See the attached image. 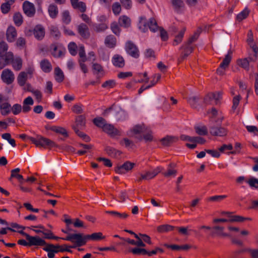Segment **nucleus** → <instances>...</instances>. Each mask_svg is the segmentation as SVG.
<instances>
[{
	"mask_svg": "<svg viewBox=\"0 0 258 258\" xmlns=\"http://www.w3.org/2000/svg\"><path fill=\"white\" fill-rule=\"evenodd\" d=\"M132 132L135 134V138L139 141L144 139L145 142H151L153 140L152 131L146 127L144 124L135 125L133 128Z\"/></svg>",
	"mask_w": 258,
	"mask_h": 258,
	"instance_id": "f257e3e1",
	"label": "nucleus"
},
{
	"mask_svg": "<svg viewBox=\"0 0 258 258\" xmlns=\"http://www.w3.org/2000/svg\"><path fill=\"white\" fill-rule=\"evenodd\" d=\"M89 240H92L91 234L85 235L82 233L70 234L66 237V240L70 241L74 243L69 247L74 248L85 245Z\"/></svg>",
	"mask_w": 258,
	"mask_h": 258,
	"instance_id": "f03ea898",
	"label": "nucleus"
},
{
	"mask_svg": "<svg viewBox=\"0 0 258 258\" xmlns=\"http://www.w3.org/2000/svg\"><path fill=\"white\" fill-rule=\"evenodd\" d=\"M8 45L6 42H0V69L9 65L13 57V53L8 51Z\"/></svg>",
	"mask_w": 258,
	"mask_h": 258,
	"instance_id": "7ed1b4c3",
	"label": "nucleus"
},
{
	"mask_svg": "<svg viewBox=\"0 0 258 258\" xmlns=\"http://www.w3.org/2000/svg\"><path fill=\"white\" fill-rule=\"evenodd\" d=\"M123 111L120 107L113 104L111 107L105 109L103 113L104 116H109L112 121L119 120L123 116Z\"/></svg>",
	"mask_w": 258,
	"mask_h": 258,
	"instance_id": "20e7f679",
	"label": "nucleus"
},
{
	"mask_svg": "<svg viewBox=\"0 0 258 258\" xmlns=\"http://www.w3.org/2000/svg\"><path fill=\"white\" fill-rule=\"evenodd\" d=\"M29 140L38 147L51 148L55 145L53 141L41 136H38L36 138L30 137Z\"/></svg>",
	"mask_w": 258,
	"mask_h": 258,
	"instance_id": "39448f33",
	"label": "nucleus"
},
{
	"mask_svg": "<svg viewBox=\"0 0 258 258\" xmlns=\"http://www.w3.org/2000/svg\"><path fill=\"white\" fill-rule=\"evenodd\" d=\"M34 69L32 68H29L26 71H23L19 73L17 77V82L21 87H23L24 89L27 88V80L32 77Z\"/></svg>",
	"mask_w": 258,
	"mask_h": 258,
	"instance_id": "423d86ee",
	"label": "nucleus"
},
{
	"mask_svg": "<svg viewBox=\"0 0 258 258\" xmlns=\"http://www.w3.org/2000/svg\"><path fill=\"white\" fill-rule=\"evenodd\" d=\"M127 53L132 57L138 58L140 56V51L137 46L131 41H127L125 45Z\"/></svg>",
	"mask_w": 258,
	"mask_h": 258,
	"instance_id": "0eeeda50",
	"label": "nucleus"
},
{
	"mask_svg": "<svg viewBox=\"0 0 258 258\" xmlns=\"http://www.w3.org/2000/svg\"><path fill=\"white\" fill-rule=\"evenodd\" d=\"M135 163L130 161H126L123 164L117 165L114 168L115 172L119 174H125L132 170L135 167Z\"/></svg>",
	"mask_w": 258,
	"mask_h": 258,
	"instance_id": "6e6552de",
	"label": "nucleus"
},
{
	"mask_svg": "<svg viewBox=\"0 0 258 258\" xmlns=\"http://www.w3.org/2000/svg\"><path fill=\"white\" fill-rule=\"evenodd\" d=\"M232 51L231 50L229 51L227 54H226L225 56V58L223 59L222 62L220 63L219 67L217 70V73L220 75L223 76L225 74V70L226 68H227L231 61L232 56Z\"/></svg>",
	"mask_w": 258,
	"mask_h": 258,
	"instance_id": "1a4fd4ad",
	"label": "nucleus"
},
{
	"mask_svg": "<svg viewBox=\"0 0 258 258\" xmlns=\"http://www.w3.org/2000/svg\"><path fill=\"white\" fill-rule=\"evenodd\" d=\"M2 81L7 85L11 84L15 80V75L13 72L9 69H5L1 74Z\"/></svg>",
	"mask_w": 258,
	"mask_h": 258,
	"instance_id": "9d476101",
	"label": "nucleus"
},
{
	"mask_svg": "<svg viewBox=\"0 0 258 258\" xmlns=\"http://www.w3.org/2000/svg\"><path fill=\"white\" fill-rule=\"evenodd\" d=\"M23 10L24 14L29 17H33L36 12L35 7L34 4L27 1L23 3Z\"/></svg>",
	"mask_w": 258,
	"mask_h": 258,
	"instance_id": "9b49d317",
	"label": "nucleus"
},
{
	"mask_svg": "<svg viewBox=\"0 0 258 258\" xmlns=\"http://www.w3.org/2000/svg\"><path fill=\"white\" fill-rule=\"evenodd\" d=\"M210 133L214 136L224 137L226 136L227 130L221 126L213 125L210 127Z\"/></svg>",
	"mask_w": 258,
	"mask_h": 258,
	"instance_id": "f8f14e48",
	"label": "nucleus"
},
{
	"mask_svg": "<svg viewBox=\"0 0 258 258\" xmlns=\"http://www.w3.org/2000/svg\"><path fill=\"white\" fill-rule=\"evenodd\" d=\"M191 44L188 42L184 43L180 48V49H183V51L181 53L180 58L178 59L179 62L184 60L194 50V47L190 45Z\"/></svg>",
	"mask_w": 258,
	"mask_h": 258,
	"instance_id": "ddd939ff",
	"label": "nucleus"
},
{
	"mask_svg": "<svg viewBox=\"0 0 258 258\" xmlns=\"http://www.w3.org/2000/svg\"><path fill=\"white\" fill-rule=\"evenodd\" d=\"M86 118L85 115H80L76 117L75 124L73 125L72 127L74 130V127L79 130H84L86 126Z\"/></svg>",
	"mask_w": 258,
	"mask_h": 258,
	"instance_id": "4468645a",
	"label": "nucleus"
},
{
	"mask_svg": "<svg viewBox=\"0 0 258 258\" xmlns=\"http://www.w3.org/2000/svg\"><path fill=\"white\" fill-rule=\"evenodd\" d=\"M45 128L47 131H51L55 133L58 137H64V128L58 125H46Z\"/></svg>",
	"mask_w": 258,
	"mask_h": 258,
	"instance_id": "2eb2a0df",
	"label": "nucleus"
},
{
	"mask_svg": "<svg viewBox=\"0 0 258 258\" xmlns=\"http://www.w3.org/2000/svg\"><path fill=\"white\" fill-rule=\"evenodd\" d=\"M26 239L29 241V246H42L45 244L44 240L39 237L31 236L29 235Z\"/></svg>",
	"mask_w": 258,
	"mask_h": 258,
	"instance_id": "dca6fc26",
	"label": "nucleus"
},
{
	"mask_svg": "<svg viewBox=\"0 0 258 258\" xmlns=\"http://www.w3.org/2000/svg\"><path fill=\"white\" fill-rule=\"evenodd\" d=\"M9 103H8L2 95L0 94V112L2 115H7L9 112Z\"/></svg>",
	"mask_w": 258,
	"mask_h": 258,
	"instance_id": "f3484780",
	"label": "nucleus"
},
{
	"mask_svg": "<svg viewBox=\"0 0 258 258\" xmlns=\"http://www.w3.org/2000/svg\"><path fill=\"white\" fill-rule=\"evenodd\" d=\"M17 36L15 28L12 26H9L7 30L6 36L7 40L10 42H14Z\"/></svg>",
	"mask_w": 258,
	"mask_h": 258,
	"instance_id": "a211bd4d",
	"label": "nucleus"
},
{
	"mask_svg": "<svg viewBox=\"0 0 258 258\" xmlns=\"http://www.w3.org/2000/svg\"><path fill=\"white\" fill-rule=\"evenodd\" d=\"M34 104V101L32 98L30 96L27 97L25 98L23 102L22 107L23 109L24 113L29 112L32 108V106Z\"/></svg>",
	"mask_w": 258,
	"mask_h": 258,
	"instance_id": "6ab92c4d",
	"label": "nucleus"
},
{
	"mask_svg": "<svg viewBox=\"0 0 258 258\" xmlns=\"http://www.w3.org/2000/svg\"><path fill=\"white\" fill-rule=\"evenodd\" d=\"M102 130L105 133L110 136H114L119 135L118 130L111 124L106 123Z\"/></svg>",
	"mask_w": 258,
	"mask_h": 258,
	"instance_id": "aec40b11",
	"label": "nucleus"
},
{
	"mask_svg": "<svg viewBox=\"0 0 258 258\" xmlns=\"http://www.w3.org/2000/svg\"><path fill=\"white\" fill-rule=\"evenodd\" d=\"M59 246L51 244L47 245L43 249L47 252V256L49 258H54V253L59 251Z\"/></svg>",
	"mask_w": 258,
	"mask_h": 258,
	"instance_id": "412c9836",
	"label": "nucleus"
},
{
	"mask_svg": "<svg viewBox=\"0 0 258 258\" xmlns=\"http://www.w3.org/2000/svg\"><path fill=\"white\" fill-rule=\"evenodd\" d=\"M178 140L177 137L174 136H166L165 137L161 139L160 141L162 145L165 147L170 146L173 143L176 142Z\"/></svg>",
	"mask_w": 258,
	"mask_h": 258,
	"instance_id": "4be33fe9",
	"label": "nucleus"
},
{
	"mask_svg": "<svg viewBox=\"0 0 258 258\" xmlns=\"http://www.w3.org/2000/svg\"><path fill=\"white\" fill-rule=\"evenodd\" d=\"M10 64H12L14 70L19 71L22 67V59L20 57H14V55L13 54L12 58L9 63V65Z\"/></svg>",
	"mask_w": 258,
	"mask_h": 258,
	"instance_id": "5701e85b",
	"label": "nucleus"
},
{
	"mask_svg": "<svg viewBox=\"0 0 258 258\" xmlns=\"http://www.w3.org/2000/svg\"><path fill=\"white\" fill-rule=\"evenodd\" d=\"M78 31L80 35L84 38H88L90 36L89 28L84 23H81L78 26Z\"/></svg>",
	"mask_w": 258,
	"mask_h": 258,
	"instance_id": "b1692460",
	"label": "nucleus"
},
{
	"mask_svg": "<svg viewBox=\"0 0 258 258\" xmlns=\"http://www.w3.org/2000/svg\"><path fill=\"white\" fill-rule=\"evenodd\" d=\"M73 8L79 10L81 12L84 13L86 11V6L83 2H79V0H70Z\"/></svg>",
	"mask_w": 258,
	"mask_h": 258,
	"instance_id": "393cba45",
	"label": "nucleus"
},
{
	"mask_svg": "<svg viewBox=\"0 0 258 258\" xmlns=\"http://www.w3.org/2000/svg\"><path fill=\"white\" fill-rule=\"evenodd\" d=\"M22 111L23 112V109L21 104L15 103L11 106V104L9 103V108L8 115L12 112L14 115H17L19 114Z\"/></svg>",
	"mask_w": 258,
	"mask_h": 258,
	"instance_id": "a878e982",
	"label": "nucleus"
},
{
	"mask_svg": "<svg viewBox=\"0 0 258 258\" xmlns=\"http://www.w3.org/2000/svg\"><path fill=\"white\" fill-rule=\"evenodd\" d=\"M112 63L114 66L119 68H122L125 64L124 58L119 54H115L113 56Z\"/></svg>",
	"mask_w": 258,
	"mask_h": 258,
	"instance_id": "bb28decb",
	"label": "nucleus"
},
{
	"mask_svg": "<svg viewBox=\"0 0 258 258\" xmlns=\"http://www.w3.org/2000/svg\"><path fill=\"white\" fill-rule=\"evenodd\" d=\"M33 33L36 39L38 40L42 39L45 35L44 29L41 26H36L34 29Z\"/></svg>",
	"mask_w": 258,
	"mask_h": 258,
	"instance_id": "cd10ccee",
	"label": "nucleus"
},
{
	"mask_svg": "<svg viewBox=\"0 0 258 258\" xmlns=\"http://www.w3.org/2000/svg\"><path fill=\"white\" fill-rule=\"evenodd\" d=\"M105 151L109 156L113 158H117L121 154V151L109 146L105 147Z\"/></svg>",
	"mask_w": 258,
	"mask_h": 258,
	"instance_id": "c85d7f7f",
	"label": "nucleus"
},
{
	"mask_svg": "<svg viewBox=\"0 0 258 258\" xmlns=\"http://www.w3.org/2000/svg\"><path fill=\"white\" fill-rule=\"evenodd\" d=\"M20 171V169L19 168H17L12 170L11 177L10 178V180H11L12 178H16L19 181L20 183H23V182H24L23 176L19 173Z\"/></svg>",
	"mask_w": 258,
	"mask_h": 258,
	"instance_id": "c756f323",
	"label": "nucleus"
},
{
	"mask_svg": "<svg viewBox=\"0 0 258 258\" xmlns=\"http://www.w3.org/2000/svg\"><path fill=\"white\" fill-rule=\"evenodd\" d=\"M116 39L112 35L107 36L105 39V44L107 47L110 48L114 47L116 45Z\"/></svg>",
	"mask_w": 258,
	"mask_h": 258,
	"instance_id": "7c9ffc66",
	"label": "nucleus"
},
{
	"mask_svg": "<svg viewBox=\"0 0 258 258\" xmlns=\"http://www.w3.org/2000/svg\"><path fill=\"white\" fill-rule=\"evenodd\" d=\"M118 23L120 26L127 28L131 25V19L126 16L123 15L119 18Z\"/></svg>",
	"mask_w": 258,
	"mask_h": 258,
	"instance_id": "2f4dec72",
	"label": "nucleus"
},
{
	"mask_svg": "<svg viewBox=\"0 0 258 258\" xmlns=\"http://www.w3.org/2000/svg\"><path fill=\"white\" fill-rule=\"evenodd\" d=\"M174 9L177 13H179L180 9L184 8V4L182 0H171Z\"/></svg>",
	"mask_w": 258,
	"mask_h": 258,
	"instance_id": "473e14b6",
	"label": "nucleus"
},
{
	"mask_svg": "<svg viewBox=\"0 0 258 258\" xmlns=\"http://www.w3.org/2000/svg\"><path fill=\"white\" fill-rule=\"evenodd\" d=\"M25 90L30 91L33 93L36 99L40 101L42 98V94L38 90H32L31 86L30 84H27V88H24Z\"/></svg>",
	"mask_w": 258,
	"mask_h": 258,
	"instance_id": "72a5a7b5",
	"label": "nucleus"
},
{
	"mask_svg": "<svg viewBox=\"0 0 258 258\" xmlns=\"http://www.w3.org/2000/svg\"><path fill=\"white\" fill-rule=\"evenodd\" d=\"M93 123L98 127L103 128L106 121L104 118L102 117H97L92 120Z\"/></svg>",
	"mask_w": 258,
	"mask_h": 258,
	"instance_id": "f704fd0d",
	"label": "nucleus"
},
{
	"mask_svg": "<svg viewBox=\"0 0 258 258\" xmlns=\"http://www.w3.org/2000/svg\"><path fill=\"white\" fill-rule=\"evenodd\" d=\"M175 227L170 225L164 224L159 226L157 227V230L158 232L160 233H163L172 231L175 229Z\"/></svg>",
	"mask_w": 258,
	"mask_h": 258,
	"instance_id": "c9c22d12",
	"label": "nucleus"
},
{
	"mask_svg": "<svg viewBox=\"0 0 258 258\" xmlns=\"http://www.w3.org/2000/svg\"><path fill=\"white\" fill-rule=\"evenodd\" d=\"M106 213L110 214L112 216H113L115 217L123 219H125L127 217H128V215L125 213H120L116 211H105Z\"/></svg>",
	"mask_w": 258,
	"mask_h": 258,
	"instance_id": "e433bc0d",
	"label": "nucleus"
},
{
	"mask_svg": "<svg viewBox=\"0 0 258 258\" xmlns=\"http://www.w3.org/2000/svg\"><path fill=\"white\" fill-rule=\"evenodd\" d=\"M250 11L247 8H245L244 10L238 14L236 16V20L240 22L242 21L243 19H246L247 16L249 15Z\"/></svg>",
	"mask_w": 258,
	"mask_h": 258,
	"instance_id": "4c0bfd02",
	"label": "nucleus"
},
{
	"mask_svg": "<svg viewBox=\"0 0 258 258\" xmlns=\"http://www.w3.org/2000/svg\"><path fill=\"white\" fill-rule=\"evenodd\" d=\"M148 23V26L150 30L155 32L159 29V27L157 25V23L155 19L153 18H152L150 19L149 22Z\"/></svg>",
	"mask_w": 258,
	"mask_h": 258,
	"instance_id": "58836bf2",
	"label": "nucleus"
},
{
	"mask_svg": "<svg viewBox=\"0 0 258 258\" xmlns=\"http://www.w3.org/2000/svg\"><path fill=\"white\" fill-rule=\"evenodd\" d=\"M48 12L49 16L52 18H55L58 14V10L57 7L53 4L49 5L48 9Z\"/></svg>",
	"mask_w": 258,
	"mask_h": 258,
	"instance_id": "ea45409f",
	"label": "nucleus"
},
{
	"mask_svg": "<svg viewBox=\"0 0 258 258\" xmlns=\"http://www.w3.org/2000/svg\"><path fill=\"white\" fill-rule=\"evenodd\" d=\"M185 30V28H183L182 30L179 31V33L175 36L173 45H175L174 43H176L175 45H177L182 41Z\"/></svg>",
	"mask_w": 258,
	"mask_h": 258,
	"instance_id": "a19ab883",
	"label": "nucleus"
},
{
	"mask_svg": "<svg viewBox=\"0 0 258 258\" xmlns=\"http://www.w3.org/2000/svg\"><path fill=\"white\" fill-rule=\"evenodd\" d=\"M199 99V96H194L187 98V100L192 108H196L198 107L197 103Z\"/></svg>",
	"mask_w": 258,
	"mask_h": 258,
	"instance_id": "79ce46f5",
	"label": "nucleus"
},
{
	"mask_svg": "<svg viewBox=\"0 0 258 258\" xmlns=\"http://www.w3.org/2000/svg\"><path fill=\"white\" fill-rule=\"evenodd\" d=\"M130 251L134 254L139 255L142 254L144 255L147 254L149 256V251L143 248L135 247L131 249Z\"/></svg>",
	"mask_w": 258,
	"mask_h": 258,
	"instance_id": "37998d69",
	"label": "nucleus"
},
{
	"mask_svg": "<svg viewBox=\"0 0 258 258\" xmlns=\"http://www.w3.org/2000/svg\"><path fill=\"white\" fill-rule=\"evenodd\" d=\"M74 131L76 134L80 138H81L85 142H89L90 141V138L86 134L83 132L80 131L79 129H77L76 127H74Z\"/></svg>",
	"mask_w": 258,
	"mask_h": 258,
	"instance_id": "c03bdc74",
	"label": "nucleus"
},
{
	"mask_svg": "<svg viewBox=\"0 0 258 258\" xmlns=\"http://www.w3.org/2000/svg\"><path fill=\"white\" fill-rule=\"evenodd\" d=\"M3 139L7 140L9 143L13 147H15L16 146L14 139L11 138V136L9 133H5L2 135Z\"/></svg>",
	"mask_w": 258,
	"mask_h": 258,
	"instance_id": "a18cd8bd",
	"label": "nucleus"
},
{
	"mask_svg": "<svg viewBox=\"0 0 258 258\" xmlns=\"http://www.w3.org/2000/svg\"><path fill=\"white\" fill-rule=\"evenodd\" d=\"M41 68L42 70L46 73L49 72L51 70V66L49 62L44 60L41 62Z\"/></svg>",
	"mask_w": 258,
	"mask_h": 258,
	"instance_id": "49530a36",
	"label": "nucleus"
},
{
	"mask_svg": "<svg viewBox=\"0 0 258 258\" xmlns=\"http://www.w3.org/2000/svg\"><path fill=\"white\" fill-rule=\"evenodd\" d=\"M55 80L58 82H61L63 79V74L62 71L58 68H56L54 70Z\"/></svg>",
	"mask_w": 258,
	"mask_h": 258,
	"instance_id": "de8ad7c7",
	"label": "nucleus"
},
{
	"mask_svg": "<svg viewBox=\"0 0 258 258\" xmlns=\"http://www.w3.org/2000/svg\"><path fill=\"white\" fill-rule=\"evenodd\" d=\"M196 132L200 136H206L208 134V130L206 126H196L195 127Z\"/></svg>",
	"mask_w": 258,
	"mask_h": 258,
	"instance_id": "09e8293b",
	"label": "nucleus"
},
{
	"mask_svg": "<svg viewBox=\"0 0 258 258\" xmlns=\"http://www.w3.org/2000/svg\"><path fill=\"white\" fill-rule=\"evenodd\" d=\"M71 110L72 112L75 114H80L83 112L82 105L79 104H76L72 106Z\"/></svg>",
	"mask_w": 258,
	"mask_h": 258,
	"instance_id": "8fccbe9b",
	"label": "nucleus"
},
{
	"mask_svg": "<svg viewBox=\"0 0 258 258\" xmlns=\"http://www.w3.org/2000/svg\"><path fill=\"white\" fill-rule=\"evenodd\" d=\"M140 177L136 180V181L140 182L142 180H149L153 178L150 171H146L145 174H141Z\"/></svg>",
	"mask_w": 258,
	"mask_h": 258,
	"instance_id": "3c124183",
	"label": "nucleus"
},
{
	"mask_svg": "<svg viewBox=\"0 0 258 258\" xmlns=\"http://www.w3.org/2000/svg\"><path fill=\"white\" fill-rule=\"evenodd\" d=\"M113 13L115 15H118L121 10L120 4L118 2H115L113 4L112 6Z\"/></svg>",
	"mask_w": 258,
	"mask_h": 258,
	"instance_id": "603ef678",
	"label": "nucleus"
},
{
	"mask_svg": "<svg viewBox=\"0 0 258 258\" xmlns=\"http://www.w3.org/2000/svg\"><path fill=\"white\" fill-rule=\"evenodd\" d=\"M77 46L75 42H71L68 45V49L72 55H76L77 53Z\"/></svg>",
	"mask_w": 258,
	"mask_h": 258,
	"instance_id": "864d4df0",
	"label": "nucleus"
},
{
	"mask_svg": "<svg viewBox=\"0 0 258 258\" xmlns=\"http://www.w3.org/2000/svg\"><path fill=\"white\" fill-rule=\"evenodd\" d=\"M92 240L93 241H99L105 239V236L103 235L101 232H95L91 234Z\"/></svg>",
	"mask_w": 258,
	"mask_h": 258,
	"instance_id": "5fc2aeb1",
	"label": "nucleus"
},
{
	"mask_svg": "<svg viewBox=\"0 0 258 258\" xmlns=\"http://www.w3.org/2000/svg\"><path fill=\"white\" fill-rule=\"evenodd\" d=\"M224 229V227L218 225L212 227V230H217L219 231V233H218V236H222L224 237L228 236L229 235L228 234L223 232Z\"/></svg>",
	"mask_w": 258,
	"mask_h": 258,
	"instance_id": "6e6d98bb",
	"label": "nucleus"
},
{
	"mask_svg": "<svg viewBox=\"0 0 258 258\" xmlns=\"http://www.w3.org/2000/svg\"><path fill=\"white\" fill-rule=\"evenodd\" d=\"M238 64L247 70L249 69V61L247 58L239 59L237 61Z\"/></svg>",
	"mask_w": 258,
	"mask_h": 258,
	"instance_id": "4d7b16f0",
	"label": "nucleus"
},
{
	"mask_svg": "<svg viewBox=\"0 0 258 258\" xmlns=\"http://www.w3.org/2000/svg\"><path fill=\"white\" fill-rule=\"evenodd\" d=\"M145 18L143 17L141 18V20L140 21V26L139 28L142 30L143 32H145L148 30V23L145 21Z\"/></svg>",
	"mask_w": 258,
	"mask_h": 258,
	"instance_id": "13d9d810",
	"label": "nucleus"
},
{
	"mask_svg": "<svg viewBox=\"0 0 258 258\" xmlns=\"http://www.w3.org/2000/svg\"><path fill=\"white\" fill-rule=\"evenodd\" d=\"M14 21L17 26H20L23 22L22 16L20 13H16L14 16Z\"/></svg>",
	"mask_w": 258,
	"mask_h": 258,
	"instance_id": "bf43d9fd",
	"label": "nucleus"
},
{
	"mask_svg": "<svg viewBox=\"0 0 258 258\" xmlns=\"http://www.w3.org/2000/svg\"><path fill=\"white\" fill-rule=\"evenodd\" d=\"M110 28L114 34L117 36L119 35L120 29L116 22L111 23Z\"/></svg>",
	"mask_w": 258,
	"mask_h": 258,
	"instance_id": "052dcab7",
	"label": "nucleus"
},
{
	"mask_svg": "<svg viewBox=\"0 0 258 258\" xmlns=\"http://www.w3.org/2000/svg\"><path fill=\"white\" fill-rule=\"evenodd\" d=\"M79 55L80 58L79 60H87V57H86L85 48L84 46L82 45L79 47Z\"/></svg>",
	"mask_w": 258,
	"mask_h": 258,
	"instance_id": "680f3d73",
	"label": "nucleus"
},
{
	"mask_svg": "<svg viewBox=\"0 0 258 258\" xmlns=\"http://www.w3.org/2000/svg\"><path fill=\"white\" fill-rule=\"evenodd\" d=\"M122 7L126 10H130L132 7V0H119Z\"/></svg>",
	"mask_w": 258,
	"mask_h": 258,
	"instance_id": "e2e57ef3",
	"label": "nucleus"
},
{
	"mask_svg": "<svg viewBox=\"0 0 258 258\" xmlns=\"http://www.w3.org/2000/svg\"><path fill=\"white\" fill-rule=\"evenodd\" d=\"M230 219H229L230 222H242L244 221L245 217L238 215H234L230 216Z\"/></svg>",
	"mask_w": 258,
	"mask_h": 258,
	"instance_id": "0e129e2a",
	"label": "nucleus"
},
{
	"mask_svg": "<svg viewBox=\"0 0 258 258\" xmlns=\"http://www.w3.org/2000/svg\"><path fill=\"white\" fill-rule=\"evenodd\" d=\"M214 93H208L204 98V103L206 104H212V101L214 100Z\"/></svg>",
	"mask_w": 258,
	"mask_h": 258,
	"instance_id": "69168bd1",
	"label": "nucleus"
},
{
	"mask_svg": "<svg viewBox=\"0 0 258 258\" xmlns=\"http://www.w3.org/2000/svg\"><path fill=\"white\" fill-rule=\"evenodd\" d=\"M247 182L250 187H255V188L258 189V179L252 177L250 178Z\"/></svg>",
	"mask_w": 258,
	"mask_h": 258,
	"instance_id": "338daca9",
	"label": "nucleus"
},
{
	"mask_svg": "<svg viewBox=\"0 0 258 258\" xmlns=\"http://www.w3.org/2000/svg\"><path fill=\"white\" fill-rule=\"evenodd\" d=\"M246 251L249 253L251 258H258V249L248 248Z\"/></svg>",
	"mask_w": 258,
	"mask_h": 258,
	"instance_id": "774afa93",
	"label": "nucleus"
}]
</instances>
